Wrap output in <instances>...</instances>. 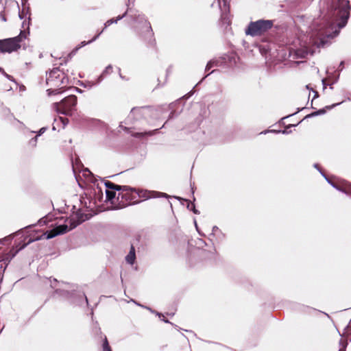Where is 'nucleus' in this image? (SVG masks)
<instances>
[{
    "label": "nucleus",
    "mask_w": 351,
    "mask_h": 351,
    "mask_svg": "<svg viewBox=\"0 0 351 351\" xmlns=\"http://www.w3.org/2000/svg\"><path fill=\"white\" fill-rule=\"evenodd\" d=\"M322 82H323L324 86L325 87V81H324V80H322Z\"/></svg>",
    "instance_id": "c756f323"
},
{
    "label": "nucleus",
    "mask_w": 351,
    "mask_h": 351,
    "mask_svg": "<svg viewBox=\"0 0 351 351\" xmlns=\"http://www.w3.org/2000/svg\"><path fill=\"white\" fill-rule=\"evenodd\" d=\"M351 5L349 0H331L327 8L326 21L323 24H314L309 33L308 41L304 49L298 52V56L304 58L313 56L316 50L328 43V38H332L339 34L349 19Z\"/></svg>",
    "instance_id": "f257e3e1"
},
{
    "label": "nucleus",
    "mask_w": 351,
    "mask_h": 351,
    "mask_svg": "<svg viewBox=\"0 0 351 351\" xmlns=\"http://www.w3.org/2000/svg\"><path fill=\"white\" fill-rule=\"evenodd\" d=\"M59 119L62 123L63 126H65L68 123V119L66 118L60 117Z\"/></svg>",
    "instance_id": "f3484780"
},
{
    "label": "nucleus",
    "mask_w": 351,
    "mask_h": 351,
    "mask_svg": "<svg viewBox=\"0 0 351 351\" xmlns=\"http://www.w3.org/2000/svg\"><path fill=\"white\" fill-rule=\"evenodd\" d=\"M86 219H88L86 215L82 214L80 212H77L76 213L72 215L69 219H67L65 221V223L58 225L49 232H45L39 237H37L34 239H30L28 243L41 239L43 238H45L47 239H52L57 235L62 234L69 230H71Z\"/></svg>",
    "instance_id": "7ed1b4c3"
},
{
    "label": "nucleus",
    "mask_w": 351,
    "mask_h": 351,
    "mask_svg": "<svg viewBox=\"0 0 351 351\" xmlns=\"http://www.w3.org/2000/svg\"><path fill=\"white\" fill-rule=\"evenodd\" d=\"M77 104V97L75 95H70L65 97L59 103L53 104V109L58 112L66 115H71L75 110Z\"/></svg>",
    "instance_id": "423d86ee"
},
{
    "label": "nucleus",
    "mask_w": 351,
    "mask_h": 351,
    "mask_svg": "<svg viewBox=\"0 0 351 351\" xmlns=\"http://www.w3.org/2000/svg\"><path fill=\"white\" fill-rule=\"evenodd\" d=\"M343 66H344V61H341L339 64V68L340 69L341 71L343 70Z\"/></svg>",
    "instance_id": "412c9836"
},
{
    "label": "nucleus",
    "mask_w": 351,
    "mask_h": 351,
    "mask_svg": "<svg viewBox=\"0 0 351 351\" xmlns=\"http://www.w3.org/2000/svg\"><path fill=\"white\" fill-rule=\"evenodd\" d=\"M315 116H318L317 111H315V112H312V113H311V114H309L306 115V116L305 117V119L308 118V117H315Z\"/></svg>",
    "instance_id": "a211bd4d"
},
{
    "label": "nucleus",
    "mask_w": 351,
    "mask_h": 351,
    "mask_svg": "<svg viewBox=\"0 0 351 351\" xmlns=\"http://www.w3.org/2000/svg\"><path fill=\"white\" fill-rule=\"evenodd\" d=\"M102 32H99L98 34H97L92 40H89L88 42L86 43L85 41H83L81 43V46L80 47H83V46H85L86 45L88 44V43H92L93 41L95 40L101 34Z\"/></svg>",
    "instance_id": "2eb2a0df"
},
{
    "label": "nucleus",
    "mask_w": 351,
    "mask_h": 351,
    "mask_svg": "<svg viewBox=\"0 0 351 351\" xmlns=\"http://www.w3.org/2000/svg\"><path fill=\"white\" fill-rule=\"evenodd\" d=\"M27 38L25 32H21L18 36L0 40V52L11 53L21 47V43Z\"/></svg>",
    "instance_id": "39448f33"
},
{
    "label": "nucleus",
    "mask_w": 351,
    "mask_h": 351,
    "mask_svg": "<svg viewBox=\"0 0 351 351\" xmlns=\"http://www.w3.org/2000/svg\"><path fill=\"white\" fill-rule=\"evenodd\" d=\"M193 208V213L197 214V210L195 209V206L193 205H192Z\"/></svg>",
    "instance_id": "a878e982"
},
{
    "label": "nucleus",
    "mask_w": 351,
    "mask_h": 351,
    "mask_svg": "<svg viewBox=\"0 0 351 351\" xmlns=\"http://www.w3.org/2000/svg\"><path fill=\"white\" fill-rule=\"evenodd\" d=\"M103 349L104 351H112L110 347L109 346L108 341L106 337H105L104 341Z\"/></svg>",
    "instance_id": "4468645a"
},
{
    "label": "nucleus",
    "mask_w": 351,
    "mask_h": 351,
    "mask_svg": "<svg viewBox=\"0 0 351 351\" xmlns=\"http://www.w3.org/2000/svg\"><path fill=\"white\" fill-rule=\"evenodd\" d=\"M25 245H26V244H25V245H23L22 247H19L18 250H16L15 251V252H14V253H13L12 256H15V254H16L19 250H21V249H23V247H25Z\"/></svg>",
    "instance_id": "aec40b11"
},
{
    "label": "nucleus",
    "mask_w": 351,
    "mask_h": 351,
    "mask_svg": "<svg viewBox=\"0 0 351 351\" xmlns=\"http://www.w3.org/2000/svg\"><path fill=\"white\" fill-rule=\"evenodd\" d=\"M300 108H298V111H297L296 112H295V113L292 114V115H293V114H296L297 112H300ZM290 116H291V114Z\"/></svg>",
    "instance_id": "c85d7f7f"
},
{
    "label": "nucleus",
    "mask_w": 351,
    "mask_h": 351,
    "mask_svg": "<svg viewBox=\"0 0 351 351\" xmlns=\"http://www.w3.org/2000/svg\"><path fill=\"white\" fill-rule=\"evenodd\" d=\"M135 258H136L135 249H134V247L133 245H132L130 247L129 254L125 257V260H126L127 263L132 265L134 263Z\"/></svg>",
    "instance_id": "9d476101"
},
{
    "label": "nucleus",
    "mask_w": 351,
    "mask_h": 351,
    "mask_svg": "<svg viewBox=\"0 0 351 351\" xmlns=\"http://www.w3.org/2000/svg\"><path fill=\"white\" fill-rule=\"evenodd\" d=\"M322 176L325 178L328 184H330L334 189L343 193L351 195V183L345 182L343 186H340L332 182L324 173L321 172Z\"/></svg>",
    "instance_id": "1a4fd4ad"
},
{
    "label": "nucleus",
    "mask_w": 351,
    "mask_h": 351,
    "mask_svg": "<svg viewBox=\"0 0 351 351\" xmlns=\"http://www.w3.org/2000/svg\"><path fill=\"white\" fill-rule=\"evenodd\" d=\"M44 131H45V128H41V129L40 130V132H40L39 135H40V134H42L43 132H44Z\"/></svg>",
    "instance_id": "cd10ccee"
},
{
    "label": "nucleus",
    "mask_w": 351,
    "mask_h": 351,
    "mask_svg": "<svg viewBox=\"0 0 351 351\" xmlns=\"http://www.w3.org/2000/svg\"><path fill=\"white\" fill-rule=\"evenodd\" d=\"M313 167H314L315 169H317L319 171V173H321V172H322V170L319 168V166H318V165H317V164H314V165H313Z\"/></svg>",
    "instance_id": "5701e85b"
},
{
    "label": "nucleus",
    "mask_w": 351,
    "mask_h": 351,
    "mask_svg": "<svg viewBox=\"0 0 351 351\" xmlns=\"http://www.w3.org/2000/svg\"><path fill=\"white\" fill-rule=\"evenodd\" d=\"M0 17H1V20H2L3 21H6V19H5V16H4V14H3L1 13V14H0Z\"/></svg>",
    "instance_id": "4be33fe9"
},
{
    "label": "nucleus",
    "mask_w": 351,
    "mask_h": 351,
    "mask_svg": "<svg viewBox=\"0 0 351 351\" xmlns=\"http://www.w3.org/2000/svg\"><path fill=\"white\" fill-rule=\"evenodd\" d=\"M125 14V13L124 14H123L122 16H118L116 20L110 19V20L107 21L105 23V28L107 27L108 26L110 25L111 24L114 23H117L119 20H121L123 17H124Z\"/></svg>",
    "instance_id": "ddd939ff"
},
{
    "label": "nucleus",
    "mask_w": 351,
    "mask_h": 351,
    "mask_svg": "<svg viewBox=\"0 0 351 351\" xmlns=\"http://www.w3.org/2000/svg\"><path fill=\"white\" fill-rule=\"evenodd\" d=\"M47 92H48V94L49 95H51V94H58L59 93V92H58V90L57 89H51V88H49L47 90Z\"/></svg>",
    "instance_id": "dca6fc26"
},
{
    "label": "nucleus",
    "mask_w": 351,
    "mask_h": 351,
    "mask_svg": "<svg viewBox=\"0 0 351 351\" xmlns=\"http://www.w3.org/2000/svg\"><path fill=\"white\" fill-rule=\"evenodd\" d=\"M47 83L49 86H61L64 82V77L60 76V71L58 69H53L47 78Z\"/></svg>",
    "instance_id": "6e6552de"
},
{
    "label": "nucleus",
    "mask_w": 351,
    "mask_h": 351,
    "mask_svg": "<svg viewBox=\"0 0 351 351\" xmlns=\"http://www.w3.org/2000/svg\"><path fill=\"white\" fill-rule=\"evenodd\" d=\"M339 351H346V347H345V346H343V347L341 348L339 350Z\"/></svg>",
    "instance_id": "bb28decb"
},
{
    "label": "nucleus",
    "mask_w": 351,
    "mask_h": 351,
    "mask_svg": "<svg viewBox=\"0 0 351 351\" xmlns=\"http://www.w3.org/2000/svg\"><path fill=\"white\" fill-rule=\"evenodd\" d=\"M315 96H317V92H315Z\"/></svg>",
    "instance_id": "7c9ffc66"
},
{
    "label": "nucleus",
    "mask_w": 351,
    "mask_h": 351,
    "mask_svg": "<svg viewBox=\"0 0 351 351\" xmlns=\"http://www.w3.org/2000/svg\"><path fill=\"white\" fill-rule=\"evenodd\" d=\"M106 200L110 202L113 209H121L138 202L137 196L145 198L152 197L151 192L136 190L126 186L117 185L111 182H105Z\"/></svg>",
    "instance_id": "f03ea898"
},
{
    "label": "nucleus",
    "mask_w": 351,
    "mask_h": 351,
    "mask_svg": "<svg viewBox=\"0 0 351 351\" xmlns=\"http://www.w3.org/2000/svg\"><path fill=\"white\" fill-rule=\"evenodd\" d=\"M342 102H340V103H337V104H332V106H326L325 108H322V109H319L317 111V113H318V115H321V114H324L326 113V109H328V110H330L332 108H333L334 107L337 106H339V104H341Z\"/></svg>",
    "instance_id": "9b49d317"
},
{
    "label": "nucleus",
    "mask_w": 351,
    "mask_h": 351,
    "mask_svg": "<svg viewBox=\"0 0 351 351\" xmlns=\"http://www.w3.org/2000/svg\"><path fill=\"white\" fill-rule=\"evenodd\" d=\"M39 223L40 224H44V223H46V219H42L39 221Z\"/></svg>",
    "instance_id": "393cba45"
},
{
    "label": "nucleus",
    "mask_w": 351,
    "mask_h": 351,
    "mask_svg": "<svg viewBox=\"0 0 351 351\" xmlns=\"http://www.w3.org/2000/svg\"><path fill=\"white\" fill-rule=\"evenodd\" d=\"M229 1L230 0H217V6L221 12V25L225 26L226 28L230 23V18L228 14L230 8Z\"/></svg>",
    "instance_id": "0eeeda50"
},
{
    "label": "nucleus",
    "mask_w": 351,
    "mask_h": 351,
    "mask_svg": "<svg viewBox=\"0 0 351 351\" xmlns=\"http://www.w3.org/2000/svg\"><path fill=\"white\" fill-rule=\"evenodd\" d=\"M273 26V20L260 19L250 22L246 27L245 33L246 35L253 37L261 36L271 29Z\"/></svg>",
    "instance_id": "20e7f679"
},
{
    "label": "nucleus",
    "mask_w": 351,
    "mask_h": 351,
    "mask_svg": "<svg viewBox=\"0 0 351 351\" xmlns=\"http://www.w3.org/2000/svg\"><path fill=\"white\" fill-rule=\"evenodd\" d=\"M221 62L218 60H212L209 61L206 65V70H209L213 66L221 65Z\"/></svg>",
    "instance_id": "f8f14e48"
},
{
    "label": "nucleus",
    "mask_w": 351,
    "mask_h": 351,
    "mask_svg": "<svg viewBox=\"0 0 351 351\" xmlns=\"http://www.w3.org/2000/svg\"><path fill=\"white\" fill-rule=\"evenodd\" d=\"M271 132H274V133H280V132H282V134H288V131H287L286 130H271Z\"/></svg>",
    "instance_id": "6ab92c4d"
},
{
    "label": "nucleus",
    "mask_w": 351,
    "mask_h": 351,
    "mask_svg": "<svg viewBox=\"0 0 351 351\" xmlns=\"http://www.w3.org/2000/svg\"><path fill=\"white\" fill-rule=\"evenodd\" d=\"M110 70H112V66H108L106 67L105 72L108 73Z\"/></svg>",
    "instance_id": "b1692460"
}]
</instances>
